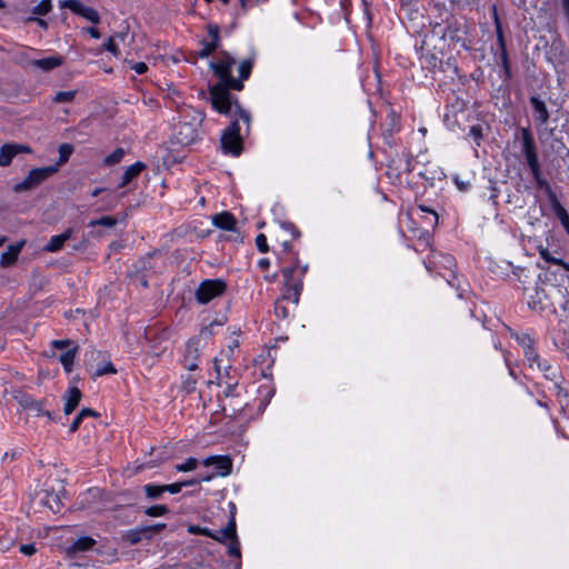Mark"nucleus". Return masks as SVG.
<instances>
[{
	"label": "nucleus",
	"instance_id": "obj_64",
	"mask_svg": "<svg viewBox=\"0 0 569 569\" xmlns=\"http://www.w3.org/2000/svg\"><path fill=\"white\" fill-rule=\"evenodd\" d=\"M101 191H102V189L97 188V189H94V190L91 192V196H92V197H97L98 194H100V192H101Z\"/></svg>",
	"mask_w": 569,
	"mask_h": 569
},
{
	"label": "nucleus",
	"instance_id": "obj_23",
	"mask_svg": "<svg viewBox=\"0 0 569 569\" xmlns=\"http://www.w3.org/2000/svg\"><path fill=\"white\" fill-rule=\"evenodd\" d=\"M144 168L146 164L141 161H137L133 164L129 166L122 176L120 187H126L129 182L137 178Z\"/></svg>",
	"mask_w": 569,
	"mask_h": 569
},
{
	"label": "nucleus",
	"instance_id": "obj_58",
	"mask_svg": "<svg viewBox=\"0 0 569 569\" xmlns=\"http://www.w3.org/2000/svg\"><path fill=\"white\" fill-rule=\"evenodd\" d=\"M78 415L81 416L83 419L89 416H93V417L98 416V413L96 411H93L89 408L81 409V411Z\"/></svg>",
	"mask_w": 569,
	"mask_h": 569
},
{
	"label": "nucleus",
	"instance_id": "obj_63",
	"mask_svg": "<svg viewBox=\"0 0 569 569\" xmlns=\"http://www.w3.org/2000/svg\"><path fill=\"white\" fill-rule=\"evenodd\" d=\"M562 7L569 20V0H562Z\"/></svg>",
	"mask_w": 569,
	"mask_h": 569
},
{
	"label": "nucleus",
	"instance_id": "obj_55",
	"mask_svg": "<svg viewBox=\"0 0 569 569\" xmlns=\"http://www.w3.org/2000/svg\"><path fill=\"white\" fill-rule=\"evenodd\" d=\"M82 420H83V418H82L81 416H79V415H78V416L73 419L72 423L70 425L69 431H70V432H76V431L78 430V428H79L80 423L82 422Z\"/></svg>",
	"mask_w": 569,
	"mask_h": 569
},
{
	"label": "nucleus",
	"instance_id": "obj_56",
	"mask_svg": "<svg viewBox=\"0 0 569 569\" xmlns=\"http://www.w3.org/2000/svg\"><path fill=\"white\" fill-rule=\"evenodd\" d=\"M116 41L124 42L126 38L128 37V27H124L121 31L117 32L114 36Z\"/></svg>",
	"mask_w": 569,
	"mask_h": 569
},
{
	"label": "nucleus",
	"instance_id": "obj_42",
	"mask_svg": "<svg viewBox=\"0 0 569 569\" xmlns=\"http://www.w3.org/2000/svg\"><path fill=\"white\" fill-rule=\"evenodd\" d=\"M117 370L111 362H107L103 366H100L94 371V377H101L103 375H112L116 373Z\"/></svg>",
	"mask_w": 569,
	"mask_h": 569
},
{
	"label": "nucleus",
	"instance_id": "obj_19",
	"mask_svg": "<svg viewBox=\"0 0 569 569\" xmlns=\"http://www.w3.org/2000/svg\"><path fill=\"white\" fill-rule=\"evenodd\" d=\"M530 103L535 111V120L540 126L546 124L549 121V111L546 107V103L538 97H531Z\"/></svg>",
	"mask_w": 569,
	"mask_h": 569
},
{
	"label": "nucleus",
	"instance_id": "obj_34",
	"mask_svg": "<svg viewBox=\"0 0 569 569\" xmlns=\"http://www.w3.org/2000/svg\"><path fill=\"white\" fill-rule=\"evenodd\" d=\"M169 512V508L166 505H156L148 507L144 513L149 517H161Z\"/></svg>",
	"mask_w": 569,
	"mask_h": 569
},
{
	"label": "nucleus",
	"instance_id": "obj_3",
	"mask_svg": "<svg viewBox=\"0 0 569 569\" xmlns=\"http://www.w3.org/2000/svg\"><path fill=\"white\" fill-rule=\"evenodd\" d=\"M300 238V231L293 223L282 222L279 227L277 241L279 249L277 250L279 263L293 260V254L299 257L298 251L295 250L293 240Z\"/></svg>",
	"mask_w": 569,
	"mask_h": 569
},
{
	"label": "nucleus",
	"instance_id": "obj_49",
	"mask_svg": "<svg viewBox=\"0 0 569 569\" xmlns=\"http://www.w3.org/2000/svg\"><path fill=\"white\" fill-rule=\"evenodd\" d=\"M469 136H471L473 140L477 142V144H479L482 138V128L480 126L470 127Z\"/></svg>",
	"mask_w": 569,
	"mask_h": 569
},
{
	"label": "nucleus",
	"instance_id": "obj_1",
	"mask_svg": "<svg viewBox=\"0 0 569 569\" xmlns=\"http://www.w3.org/2000/svg\"><path fill=\"white\" fill-rule=\"evenodd\" d=\"M220 54L217 62L210 63L219 82L210 88L209 93L212 107L218 112L232 117V122L222 132L221 148L224 153L238 157L242 152L243 137L249 133L251 116L237 100H232L229 90L243 89V81L251 74L254 57L243 59L238 66L239 78H233L231 72L236 63L234 58L227 51H221Z\"/></svg>",
	"mask_w": 569,
	"mask_h": 569
},
{
	"label": "nucleus",
	"instance_id": "obj_50",
	"mask_svg": "<svg viewBox=\"0 0 569 569\" xmlns=\"http://www.w3.org/2000/svg\"><path fill=\"white\" fill-rule=\"evenodd\" d=\"M229 553L231 556L240 558L241 552H240V543H239L238 538H234V539L231 540V542L229 545Z\"/></svg>",
	"mask_w": 569,
	"mask_h": 569
},
{
	"label": "nucleus",
	"instance_id": "obj_17",
	"mask_svg": "<svg viewBox=\"0 0 569 569\" xmlns=\"http://www.w3.org/2000/svg\"><path fill=\"white\" fill-rule=\"evenodd\" d=\"M212 223L227 231L236 230L237 219L230 212L223 211L212 217Z\"/></svg>",
	"mask_w": 569,
	"mask_h": 569
},
{
	"label": "nucleus",
	"instance_id": "obj_38",
	"mask_svg": "<svg viewBox=\"0 0 569 569\" xmlns=\"http://www.w3.org/2000/svg\"><path fill=\"white\" fill-rule=\"evenodd\" d=\"M51 0H41L34 8L33 13L38 16H44L51 10Z\"/></svg>",
	"mask_w": 569,
	"mask_h": 569
},
{
	"label": "nucleus",
	"instance_id": "obj_15",
	"mask_svg": "<svg viewBox=\"0 0 569 569\" xmlns=\"http://www.w3.org/2000/svg\"><path fill=\"white\" fill-rule=\"evenodd\" d=\"M24 246V241H20L14 244H10L4 252H2L0 258V266L3 268L12 266Z\"/></svg>",
	"mask_w": 569,
	"mask_h": 569
},
{
	"label": "nucleus",
	"instance_id": "obj_43",
	"mask_svg": "<svg viewBox=\"0 0 569 569\" xmlns=\"http://www.w3.org/2000/svg\"><path fill=\"white\" fill-rule=\"evenodd\" d=\"M495 16H497V13L495 12ZM496 24H497V34H498V41L502 48V59H503V63L506 66V68L508 67V59H507V53H506V50H505V42H503V37H502V31H501V27H500V23H499V19L498 17H496Z\"/></svg>",
	"mask_w": 569,
	"mask_h": 569
},
{
	"label": "nucleus",
	"instance_id": "obj_14",
	"mask_svg": "<svg viewBox=\"0 0 569 569\" xmlns=\"http://www.w3.org/2000/svg\"><path fill=\"white\" fill-rule=\"evenodd\" d=\"M31 149L28 146L7 143L0 149V167H6L11 163L13 157L20 152H30Z\"/></svg>",
	"mask_w": 569,
	"mask_h": 569
},
{
	"label": "nucleus",
	"instance_id": "obj_6",
	"mask_svg": "<svg viewBox=\"0 0 569 569\" xmlns=\"http://www.w3.org/2000/svg\"><path fill=\"white\" fill-rule=\"evenodd\" d=\"M57 166L32 169L22 182L14 186V191L20 192L31 190L57 172Z\"/></svg>",
	"mask_w": 569,
	"mask_h": 569
},
{
	"label": "nucleus",
	"instance_id": "obj_10",
	"mask_svg": "<svg viewBox=\"0 0 569 569\" xmlns=\"http://www.w3.org/2000/svg\"><path fill=\"white\" fill-rule=\"evenodd\" d=\"M60 8L69 9L73 13L83 17L86 20L92 23L100 22L99 13L93 8L84 6L79 0H63L60 2Z\"/></svg>",
	"mask_w": 569,
	"mask_h": 569
},
{
	"label": "nucleus",
	"instance_id": "obj_46",
	"mask_svg": "<svg viewBox=\"0 0 569 569\" xmlns=\"http://www.w3.org/2000/svg\"><path fill=\"white\" fill-rule=\"evenodd\" d=\"M51 345L53 348L59 349V350H62L66 348L70 349V347L72 348L73 346H77L72 340H69V339L53 340L51 342Z\"/></svg>",
	"mask_w": 569,
	"mask_h": 569
},
{
	"label": "nucleus",
	"instance_id": "obj_33",
	"mask_svg": "<svg viewBox=\"0 0 569 569\" xmlns=\"http://www.w3.org/2000/svg\"><path fill=\"white\" fill-rule=\"evenodd\" d=\"M76 96H77V91L76 90L59 91L53 97V102H56V103L72 102L74 100Z\"/></svg>",
	"mask_w": 569,
	"mask_h": 569
},
{
	"label": "nucleus",
	"instance_id": "obj_35",
	"mask_svg": "<svg viewBox=\"0 0 569 569\" xmlns=\"http://www.w3.org/2000/svg\"><path fill=\"white\" fill-rule=\"evenodd\" d=\"M166 528V523H156L151 526L142 527L143 536L147 539H150L153 535L159 533L161 530Z\"/></svg>",
	"mask_w": 569,
	"mask_h": 569
},
{
	"label": "nucleus",
	"instance_id": "obj_39",
	"mask_svg": "<svg viewBox=\"0 0 569 569\" xmlns=\"http://www.w3.org/2000/svg\"><path fill=\"white\" fill-rule=\"evenodd\" d=\"M516 339L518 343L522 347L523 351L535 346L533 339L528 333L518 335Z\"/></svg>",
	"mask_w": 569,
	"mask_h": 569
},
{
	"label": "nucleus",
	"instance_id": "obj_13",
	"mask_svg": "<svg viewBox=\"0 0 569 569\" xmlns=\"http://www.w3.org/2000/svg\"><path fill=\"white\" fill-rule=\"evenodd\" d=\"M203 465L207 467L214 466V469L217 470V472L214 473L216 476L219 475L226 477L232 470V460L227 456L208 457L207 459L203 460Z\"/></svg>",
	"mask_w": 569,
	"mask_h": 569
},
{
	"label": "nucleus",
	"instance_id": "obj_8",
	"mask_svg": "<svg viewBox=\"0 0 569 569\" xmlns=\"http://www.w3.org/2000/svg\"><path fill=\"white\" fill-rule=\"evenodd\" d=\"M177 143L189 146L199 139V126L193 122L180 121L174 130Z\"/></svg>",
	"mask_w": 569,
	"mask_h": 569
},
{
	"label": "nucleus",
	"instance_id": "obj_5",
	"mask_svg": "<svg viewBox=\"0 0 569 569\" xmlns=\"http://www.w3.org/2000/svg\"><path fill=\"white\" fill-rule=\"evenodd\" d=\"M227 286L221 279H208L202 281L196 290V298L200 303H208L216 297L221 296Z\"/></svg>",
	"mask_w": 569,
	"mask_h": 569
},
{
	"label": "nucleus",
	"instance_id": "obj_16",
	"mask_svg": "<svg viewBox=\"0 0 569 569\" xmlns=\"http://www.w3.org/2000/svg\"><path fill=\"white\" fill-rule=\"evenodd\" d=\"M73 233L72 229H67L60 234L50 238L49 242L43 247L47 252H58L64 246V242L71 238Z\"/></svg>",
	"mask_w": 569,
	"mask_h": 569
},
{
	"label": "nucleus",
	"instance_id": "obj_48",
	"mask_svg": "<svg viewBox=\"0 0 569 569\" xmlns=\"http://www.w3.org/2000/svg\"><path fill=\"white\" fill-rule=\"evenodd\" d=\"M188 531L190 533H199V535H202V536H206V537H209V538H212V531L208 528H201L199 526H190Z\"/></svg>",
	"mask_w": 569,
	"mask_h": 569
},
{
	"label": "nucleus",
	"instance_id": "obj_22",
	"mask_svg": "<svg viewBox=\"0 0 569 569\" xmlns=\"http://www.w3.org/2000/svg\"><path fill=\"white\" fill-rule=\"evenodd\" d=\"M549 201L551 203V207L557 216V218L560 220L562 227L569 223V214L565 207L559 202L557 196L551 190L549 191Z\"/></svg>",
	"mask_w": 569,
	"mask_h": 569
},
{
	"label": "nucleus",
	"instance_id": "obj_12",
	"mask_svg": "<svg viewBox=\"0 0 569 569\" xmlns=\"http://www.w3.org/2000/svg\"><path fill=\"white\" fill-rule=\"evenodd\" d=\"M16 399L22 409L30 411L34 416L46 415L49 419H53L52 412L43 409V400H36L27 393H19Z\"/></svg>",
	"mask_w": 569,
	"mask_h": 569
},
{
	"label": "nucleus",
	"instance_id": "obj_54",
	"mask_svg": "<svg viewBox=\"0 0 569 569\" xmlns=\"http://www.w3.org/2000/svg\"><path fill=\"white\" fill-rule=\"evenodd\" d=\"M455 183L460 191H467L470 188V181L460 180L458 177L455 178Z\"/></svg>",
	"mask_w": 569,
	"mask_h": 569
},
{
	"label": "nucleus",
	"instance_id": "obj_32",
	"mask_svg": "<svg viewBox=\"0 0 569 569\" xmlns=\"http://www.w3.org/2000/svg\"><path fill=\"white\" fill-rule=\"evenodd\" d=\"M162 485H152L148 483L143 487L147 498L149 499H158L164 492L162 490Z\"/></svg>",
	"mask_w": 569,
	"mask_h": 569
},
{
	"label": "nucleus",
	"instance_id": "obj_47",
	"mask_svg": "<svg viewBox=\"0 0 569 569\" xmlns=\"http://www.w3.org/2000/svg\"><path fill=\"white\" fill-rule=\"evenodd\" d=\"M256 244L260 252H268L269 247L267 243V237L263 233H259L256 238Z\"/></svg>",
	"mask_w": 569,
	"mask_h": 569
},
{
	"label": "nucleus",
	"instance_id": "obj_25",
	"mask_svg": "<svg viewBox=\"0 0 569 569\" xmlns=\"http://www.w3.org/2000/svg\"><path fill=\"white\" fill-rule=\"evenodd\" d=\"M535 367L545 373V377L551 381L556 380L557 377H558V372L559 370L553 367L551 363H549L547 360L545 359H539L536 363H535Z\"/></svg>",
	"mask_w": 569,
	"mask_h": 569
},
{
	"label": "nucleus",
	"instance_id": "obj_28",
	"mask_svg": "<svg viewBox=\"0 0 569 569\" xmlns=\"http://www.w3.org/2000/svg\"><path fill=\"white\" fill-rule=\"evenodd\" d=\"M539 254L540 257L546 261V262H551V263H555V264H559L563 268V270L566 272L569 271V264L567 262H565L562 259H559V258H555L551 256V253L549 252V250L547 248H540L539 249Z\"/></svg>",
	"mask_w": 569,
	"mask_h": 569
},
{
	"label": "nucleus",
	"instance_id": "obj_60",
	"mask_svg": "<svg viewBox=\"0 0 569 569\" xmlns=\"http://www.w3.org/2000/svg\"><path fill=\"white\" fill-rule=\"evenodd\" d=\"M258 267H259L260 269H262V270L268 269V268L270 267V261H269V259H267V258L260 259V260L258 261Z\"/></svg>",
	"mask_w": 569,
	"mask_h": 569
},
{
	"label": "nucleus",
	"instance_id": "obj_61",
	"mask_svg": "<svg viewBox=\"0 0 569 569\" xmlns=\"http://www.w3.org/2000/svg\"><path fill=\"white\" fill-rule=\"evenodd\" d=\"M199 483H200V480H198L197 478H196V479L188 480V481H182V482H180V485H182V488H183V487H187V486L199 485Z\"/></svg>",
	"mask_w": 569,
	"mask_h": 569
},
{
	"label": "nucleus",
	"instance_id": "obj_30",
	"mask_svg": "<svg viewBox=\"0 0 569 569\" xmlns=\"http://www.w3.org/2000/svg\"><path fill=\"white\" fill-rule=\"evenodd\" d=\"M126 151L123 148H117L109 156L104 158L103 163L108 167L119 163L124 157Z\"/></svg>",
	"mask_w": 569,
	"mask_h": 569
},
{
	"label": "nucleus",
	"instance_id": "obj_59",
	"mask_svg": "<svg viewBox=\"0 0 569 569\" xmlns=\"http://www.w3.org/2000/svg\"><path fill=\"white\" fill-rule=\"evenodd\" d=\"M86 31L94 39H99L101 37V33L97 28L90 27L87 28Z\"/></svg>",
	"mask_w": 569,
	"mask_h": 569
},
{
	"label": "nucleus",
	"instance_id": "obj_45",
	"mask_svg": "<svg viewBox=\"0 0 569 569\" xmlns=\"http://www.w3.org/2000/svg\"><path fill=\"white\" fill-rule=\"evenodd\" d=\"M127 538L131 543H138L139 541H141V539L144 538L142 527L129 531L127 533Z\"/></svg>",
	"mask_w": 569,
	"mask_h": 569
},
{
	"label": "nucleus",
	"instance_id": "obj_29",
	"mask_svg": "<svg viewBox=\"0 0 569 569\" xmlns=\"http://www.w3.org/2000/svg\"><path fill=\"white\" fill-rule=\"evenodd\" d=\"M96 541L91 537H80L72 545L73 551H87L94 546Z\"/></svg>",
	"mask_w": 569,
	"mask_h": 569
},
{
	"label": "nucleus",
	"instance_id": "obj_18",
	"mask_svg": "<svg viewBox=\"0 0 569 569\" xmlns=\"http://www.w3.org/2000/svg\"><path fill=\"white\" fill-rule=\"evenodd\" d=\"M297 306L291 303V299H284V292L274 302V313L279 319H287L290 317Z\"/></svg>",
	"mask_w": 569,
	"mask_h": 569
},
{
	"label": "nucleus",
	"instance_id": "obj_24",
	"mask_svg": "<svg viewBox=\"0 0 569 569\" xmlns=\"http://www.w3.org/2000/svg\"><path fill=\"white\" fill-rule=\"evenodd\" d=\"M63 60L61 57H48L31 61V64L43 70L51 71L62 64Z\"/></svg>",
	"mask_w": 569,
	"mask_h": 569
},
{
	"label": "nucleus",
	"instance_id": "obj_62",
	"mask_svg": "<svg viewBox=\"0 0 569 569\" xmlns=\"http://www.w3.org/2000/svg\"><path fill=\"white\" fill-rule=\"evenodd\" d=\"M214 477H216V475H214V473H212V475H208V476L199 477V478H197V479H198V480H200V483H201V482H203V481H210V480H212Z\"/></svg>",
	"mask_w": 569,
	"mask_h": 569
},
{
	"label": "nucleus",
	"instance_id": "obj_36",
	"mask_svg": "<svg viewBox=\"0 0 569 569\" xmlns=\"http://www.w3.org/2000/svg\"><path fill=\"white\" fill-rule=\"evenodd\" d=\"M198 467V460L196 458H188L186 462L176 466V470L180 472L192 471Z\"/></svg>",
	"mask_w": 569,
	"mask_h": 569
},
{
	"label": "nucleus",
	"instance_id": "obj_40",
	"mask_svg": "<svg viewBox=\"0 0 569 569\" xmlns=\"http://www.w3.org/2000/svg\"><path fill=\"white\" fill-rule=\"evenodd\" d=\"M117 224V220L112 217H101L97 220H92L90 222V226L91 227H94V226H103V227H108V228H111V227H114Z\"/></svg>",
	"mask_w": 569,
	"mask_h": 569
},
{
	"label": "nucleus",
	"instance_id": "obj_53",
	"mask_svg": "<svg viewBox=\"0 0 569 569\" xmlns=\"http://www.w3.org/2000/svg\"><path fill=\"white\" fill-rule=\"evenodd\" d=\"M136 73L143 74L148 70V66L144 62H136L131 67Z\"/></svg>",
	"mask_w": 569,
	"mask_h": 569
},
{
	"label": "nucleus",
	"instance_id": "obj_51",
	"mask_svg": "<svg viewBox=\"0 0 569 569\" xmlns=\"http://www.w3.org/2000/svg\"><path fill=\"white\" fill-rule=\"evenodd\" d=\"M162 490L164 492H170L172 495H176L181 491L182 485L180 482L171 483V485H162Z\"/></svg>",
	"mask_w": 569,
	"mask_h": 569
},
{
	"label": "nucleus",
	"instance_id": "obj_41",
	"mask_svg": "<svg viewBox=\"0 0 569 569\" xmlns=\"http://www.w3.org/2000/svg\"><path fill=\"white\" fill-rule=\"evenodd\" d=\"M525 358L528 361L530 368H535V363L540 359V356L535 349V346L532 348H529L523 351Z\"/></svg>",
	"mask_w": 569,
	"mask_h": 569
},
{
	"label": "nucleus",
	"instance_id": "obj_7",
	"mask_svg": "<svg viewBox=\"0 0 569 569\" xmlns=\"http://www.w3.org/2000/svg\"><path fill=\"white\" fill-rule=\"evenodd\" d=\"M214 367H216V371L218 373V380H219V383L220 385H224L226 386V389L223 391L224 396H226V400L229 399V402H224L222 405V409L223 411H227V408L230 407L231 409V413L230 416H236L239 411V409L236 408V405H233V398L236 397V387L238 385V380L234 379V378H231L229 377V373L226 372L224 375H222L220 372V368L218 367V361L214 360Z\"/></svg>",
	"mask_w": 569,
	"mask_h": 569
},
{
	"label": "nucleus",
	"instance_id": "obj_57",
	"mask_svg": "<svg viewBox=\"0 0 569 569\" xmlns=\"http://www.w3.org/2000/svg\"><path fill=\"white\" fill-rule=\"evenodd\" d=\"M419 209L421 211H423V212H428V213L432 214V217H433L432 223L437 224V222H438V214L433 210H431V209H429V208H427V207H425L422 204L419 206Z\"/></svg>",
	"mask_w": 569,
	"mask_h": 569
},
{
	"label": "nucleus",
	"instance_id": "obj_44",
	"mask_svg": "<svg viewBox=\"0 0 569 569\" xmlns=\"http://www.w3.org/2000/svg\"><path fill=\"white\" fill-rule=\"evenodd\" d=\"M104 49L112 53L114 57L120 56V50L114 37L108 38L107 42L104 43Z\"/></svg>",
	"mask_w": 569,
	"mask_h": 569
},
{
	"label": "nucleus",
	"instance_id": "obj_11",
	"mask_svg": "<svg viewBox=\"0 0 569 569\" xmlns=\"http://www.w3.org/2000/svg\"><path fill=\"white\" fill-rule=\"evenodd\" d=\"M200 339L191 338L187 342L186 353L183 357V367L191 372L198 370V360L200 358Z\"/></svg>",
	"mask_w": 569,
	"mask_h": 569
},
{
	"label": "nucleus",
	"instance_id": "obj_37",
	"mask_svg": "<svg viewBox=\"0 0 569 569\" xmlns=\"http://www.w3.org/2000/svg\"><path fill=\"white\" fill-rule=\"evenodd\" d=\"M198 382V377L196 375H187L182 382V388L187 392H192L196 389V385Z\"/></svg>",
	"mask_w": 569,
	"mask_h": 569
},
{
	"label": "nucleus",
	"instance_id": "obj_52",
	"mask_svg": "<svg viewBox=\"0 0 569 569\" xmlns=\"http://www.w3.org/2000/svg\"><path fill=\"white\" fill-rule=\"evenodd\" d=\"M20 551L26 556H32L36 552V547L32 543L21 545Z\"/></svg>",
	"mask_w": 569,
	"mask_h": 569
},
{
	"label": "nucleus",
	"instance_id": "obj_26",
	"mask_svg": "<svg viewBox=\"0 0 569 569\" xmlns=\"http://www.w3.org/2000/svg\"><path fill=\"white\" fill-rule=\"evenodd\" d=\"M41 501L52 512L57 513V512L61 511L62 502H61L59 495L46 491L44 497L41 499Z\"/></svg>",
	"mask_w": 569,
	"mask_h": 569
},
{
	"label": "nucleus",
	"instance_id": "obj_2",
	"mask_svg": "<svg viewBox=\"0 0 569 569\" xmlns=\"http://www.w3.org/2000/svg\"><path fill=\"white\" fill-rule=\"evenodd\" d=\"M280 264L284 299H291V303L297 306L303 288V278L308 271V266L302 264L297 254H293V260L281 262Z\"/></svg>",
	"mask_w": 569,
	"mask_h": 569
},
{
	"label": "nucleus",
	"instance_id": "obj_20",
	"mask_svg": "<svg viewBox=\"0 0 569 569\" xmlns=\"http://www.w3.org/2000/svg\"><path fill=\"white\" fill-rule=\"evenodd\" d=\"M234 538H237V530H236V519H234V516L232 515L231 518L229 519L227 526L223 529L212 533V539H214L219 542H224L228 539L232 540Z\"/></svg>",
	"mask_w": 569,
	"mask_h": 569
},
{
	"label": "nucleus",
	"instance_id": "obj_27",
	"mask_svg": "<svg viewBox=\"0 0 569 569\" xmlns=\"http://www.w3.org/2000/svg\"><path fill=\"white\" fill-rule=\"evenodd\" d=\"M77 352H78V346H73L72 348L68 349L64 353H62L59 357V360L67 372L72 371L73 361H74Z\"/></svg>",
	"mask_w": 569,
	"mask_h": 569
},
{
	"label": "nucleus",
	"instance_id": "obj_4",
	"mask_svg": "<svg viewBox=\"0 0 569 569\" xmlns=\"http://www.w3.org/2000/svg\"><path fill=\"white\" fill-rule=\"evenodd\" d=\"M522 151L526 157L528 167L539 186H547V181L541 178L538 153L531 131L528 128L521 129Z\"/></svg>",
	"mask_w": 569,
	"mask_h": 569
},
{
	"label": "nucleus",
	"instance_id": "obj_21",
	"mask_svg": "<svg viewBox=\"0 0 569 569\" xmlns=\"http://www.w3.org/2000/svg\"><path fill=\"white\" fill-rule=\"evenodd\" d=\"M82 393L77 387H71L66 393L64 413L70 415L79 405Z\"/></svg>",
	"mask_w": 569,
	"mask_h": 569
},
{
	"label": "nucleus",
	"instance_id": "obj_31",
	"mask_svg": "<svg viewBox=\"0 0 569 569\" xmlns=\"http://www.w3.org/2000/svg\"><path fill=\"white\" fill-rule=\"evenodd\" d=\"M73 152V147L70 143H62L59 146V160L57 167L66 163Z\"/></svg>",
	"mask_w": 569,
	"mask_h": 569
},
{
	"label": "nucleus",
	"instance_id": "obj_9",
	"mask_svg": "<svg viewBox=\"0 0 569 569\" xmlns=\"http://www.w3.org/2000/svg\"><path fill=\"white\" fill-rule=\"evenodd\" d=\"M208 38L202 39L200 41L201 50L198 52V56L201 59L208 58L212 52H214L220 46V29L214 23H209L207 26Z\"/></svg>",
	"mask_w": 569,
	"mask_h": 569
}]
</instances>
